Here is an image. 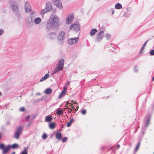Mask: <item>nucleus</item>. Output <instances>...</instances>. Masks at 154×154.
I'll use <instances>...</instances> for the list:
<instances>
[{"label": "nucleus", "instance_id": "1", "mask_svg": "<svg viewBox=\"0 0 154 154\" xmlns=\"http://www.w3.org/2000/svg\"><path fill=\"white\" fill-rule=\"evenodd\" d=\"M49 21L51 22L52 27L54 29H56L58 28L59 26V21L58 17L56 15H52L49 19Z\"/></svg>", "mask_w": 154, "mask_h": 154}, {"label": "nucleus", "instance_id": "2", "mask_svg": "<svg viewBox=\"0 0 154 154\" xmlns=\"http://www.w3.org/2000/svg\"><path fill=\"white\" fill-rule=\"evenodd\" d=\"M10 6L12 11L18 17L20 16L17 3L15 1H11L10 3Z\"/></svg>", "mask_w": 154, "mask_h": 154}, {"label": "nucleus", "instance_id": "3", "mask_svg": "<svg viewBox=\"0 0 154 154\" xmlns=\"http://www.w3.org/2000/svg\"><path fill=\"white\" fill-rule=\"evenodd\" d=\"M65 32L63 31L59 32L57 37V41L60 44H62L63 42V40L65 38Z\"/></svg>", "mask_w": 154, "mask_h": 154}, {"label": "nucleus", "instance_id": "4", "mask_svg": "<svg viewBox=\"0 0 154 154\" xmlns=\"http://www.w3.org/2000/svg\"><path fill=\"white\" fill-rule=\"evenodd\" d=\"M0 149L2 150V154H6L10 150V147L9 145L5 146L4 144L1 143L0 144Z\"/></svg>", "mask_w": 154, "mask_h": 154}, {"label": "nucleus", "instance_id": "5", "mask_svg": "<svg viewBox=\"0 0 154 154\" xmlns=\"http://www.w3.org/2000/svg\"><path fill=\"white\" fill-rule=\"evenodd\" d=\"M23 130V127L20 126L16 129L14 134V137L16 139H18L20 136V134Z\"/></svg>", "mask_w": 154, "mask_h": 154}, {"label": "nucleus", "instance_id": "6", "mask_svg": "<svg viewBox=\"0 0 154 154\" xmlns=\"http://www.w3.org/2000/svg\"><path fill=\"white\" fill-rule=\"evenodd\" d=\"M70 29L72 30L78 32L80 30V26L78 23L71 24Z\"/></svg>", "mask_w": 154, "mask_h": 154}, {"label": "nucleus", "instance_id": "7", "mask_svg": "<svg viewBox=\"0 0 154 154\" xmlns=\"http://www.w3.org/2000/svg\"><path fill=\"white\" fill-rule=\"evenodd\" d=\"M79 38L77 37L72 38L69 39L68 41V44L70 45H72L77 43L79 40Z\"/></svg>", "mask_w": 154, "mask_h": 154}, {"label": "nucleus", "instance_id": "8", "mask_svg": "<svg viewBox=\"0 0 154 154\" xmlns=\"http://www.w3.org/2000/svg\"><path fill=\"white\" fill-rule=\"evenodd\" d=\"M57 37V33L55 32H50L48 33L46 35L47 38L51 40L55 39Z\"/></svg>", "mask_w": 154, "mask_h": 154}, {"label": "nucleus", "instance_id": "9", "mask_svg": "<svg viewBox=\"0 0 154 154\" xmlns=\"http://www.w3.org/2000/svg\"><path fill=\"white\" fill-rule=\"evenodd\" d=\"M74 18V15L72 14H69L66 17V24H69L73 21Z\"/></svg>", "mask_w": 154, "mask_h": 154}, {"label": "nucleus", "instance_id": "10", "mask_svg": "<svg viewBox=\"0 0 154 154\" xmlns=\"http://www.w3.org/2000/svg\"><path fill=\"white\" fill-rule=\"evenodd\" d=\"M25 11L28 13H30L32 11V8L29 3L26 1L25 3Z\"/></svg>", "mask_w": 154, "mask_h": 154}, {"label": "nucleus", "instance_id": "11", "mask_svg": "<svg viewBox=\"0 0 154 154\" xmlns=\"http://www.w3.org/2000/svg\"><path fill=\"white\" fill-rule=\"evenodd\" d=\"M54 4L60 9L63 8L61 1L59 0H52Z\"/></svg>", "mask_w": 154, "mask_h": 154}, {"label": "nucleus", "instance_id": "12", "mask_svg": "<svg viewBox=\"0 0 154 154\" xmlns=\"http://www.w3.org/2000/svg\"><path fill=\"white\" fill-rule=\"evenodd\" d=\"M104 33L103 31H101L98 34L97 38V40L98 42H100L103 37Z\"/></svg>", "mask_w": 154, "mask_h": 154}, {"label": "nucleus", "instance_id": "13", "mask_svg": "<svg viewBox=\"0 0 154 154\" xmlns=\"http://www.w3.org/2000/svg\"><path fill=\"white\" fill-rule=\"evenodd\" d=\"M150 119V116H149L147 119V121L145 125H143L142 127V130L143 131L144 129H145L149 125Z\"/></svg>", "mask_w": 154, "mask_h": 154}, {"label": "nucleus", "instance_id": "14", "mask_svg": "<svg viewBox=\"0 0 154 154\" xmlns=\"http://www.w3.org/2000/svg\"><path fill=\"white\" fill-rule=\"evenodd\" d=\"M33 19L30 18V17H28L27 18L26 21V25L29 27H32L33 23Z\"/></svg>", "mask_w": 154, "mask_h": 154}, {"label": "nucleus", "instance_id": "15", "mask_svg": "<svg viewBox=\"0 0 154 154\" xmlns=\"http://www.w3.org/2000/svg\"><path fill=\"white\" fill-rule=\"evenodd\" d=\"M52 26L51 23V21H49V20L48 21V22L46 24V31L47 32H48V31H49L52 28Z\"/></svg>", "mask_w": 154, "mask_h": 154}, {"label": "nucleus", "instance_id": "16", "mask_svg": "<svg viewBox=\"0 0 154 154\" xmlns=\"http://www.w3.org/2000/svg\"><path fill=\"white\" fill-rule=\"evenodd\" d=\"M64 60L63 59H60L58 64L57 66L63 69L64 66Z\"/></svg>", "mask_w": 154, "mask_h": 154}, {"label": "nucleus", "instance_id": "17", "mask_svg": "<svg viewBox=\"0 0 154 154\" xmlns=\"http://www.w3.org/2000/svg\"><path fill=\"white\" fill-rule=\"evenodd\" d=\"M52 3L51 2H48L46 3V7L45 8L48 12L50 11L52 9Z\"/></svg>", "mask_w": 154, "mask_h": 154}, {"label": "nucleus", "instance_id": "18", "mask_svg": "<svg viewBox=\"0 0 154 154\" xmlns=\"http://www.w3.org/2000/svg\"><path fill=\"white\" fill-rule=\"evenodd\" d=\"M42 21L41 19L39 17H37L34 19V23L36 24H39Z\"/></svg>", "mask_w": 154, "mask_h": 154}, {"label": "nucleus", "instance_id": "19", "mask_svg": "<svg viewBox=\"0 0 154 154\" xmlns=\"http://www.w3.org/2000/svg\"><path fill=\"white\" fill-rule=\"evenodd\" d=\"M48 11L45 8L41 10L40 12V14L42 17H44V15L47 13Z\"/></svg>", "mask_w": 154, "mask_h": 154}, {"label": "nucleus", "instance_id": "20", "mask_svg": "<svg viewBox=\"0 0 154 154\" xmlns=\"http://www.w3.org/2000/svg\"><path fill=\"white\" fill-rule=\"evenodd\" d=\"M66 88H64L63 90L62 91L61 93L60 94L59 96V98L60 99L64 96L66 93Z\"/></svg>", "mask_w": 154, "mask_h": 154}, {"label": "nucleus", "instance_id": "21", "mask_svg": "<svg viewBox=\"0 0 154 154\" xmlns=\"http://www.w3.org/2000/svg\"><path fill=\"white\" fill-rule=\"evenodd\" d=\"M56 138L58 140H61L62 138V136L60 132H57L56 133Z\"/></svg>", "mask_w": 154, "mask_h": 154}, {"label": "nucleus", "instance_id": "22", "mask_svg": "<svg viewBox=\"0 0 154 154\" xmlns=\"http://www.w3.org/2000/svg\"><path fill=\"white\" fill-rule=\"evenodd\" d=\"M52 119L53 118L51 116H48L46 117L45 119V121L49 122H51Z\"/></svg>", "mask_w": 154, "mask_h": 154}, {"label": "nucleus", "instance_id": "23", "mask_svg": "<svg viewBox=\"0 0 154 154\" xmlns=\"http://www.w3.org/2000/svg\"><path fill=\"white\" fill-rule=\"evenodd\" d=\"M63 69L60 67H58V66H57L56 68H55L54 72H53L52 74H55L58 72L62 70Z\"/></svg>", "mask_w": 154, "mask_h": 154}, {"label": "nucleus", "instance_id": "24", "mask_svg": "<svg viewBox=\"0 0 154 154\" xmlns=\"http://www.w3.org/2000/svg\"><path fill=\"white\" fill-rule=\"evenodd\" d=\"M28 147H25L23 151L20 154H28Z\"/></svg>", "mask_w": 154, "mask_h": 154}, {"label": "nucleus", "instance_id": "25", "mask_svg": "<svg viewBox=\"0 0 154 154\" xmlns=\"http://www.w3.org/2000/svg\"><path fill=\"white\" fill-rule=\"evenodd\" d=\"M9 145L10 146V149L11 148H12L13 149H17V148H18L19 147V145L17 143H14L11 145Z\"/></svg>", "mask_w": 154, "mask_h": 154}, {"label": "nucleus", "instance_id": "26", "mask_svg": "<svg viewBox=\"0 0 154 154\" xmlns=\"http://www.w3.org/2000/svg\"><path fill=\"white\" fill-rule=\"evenodd\" d=\"M115 7L116 9H120L122 8V6L121 4L118 3L115 5Z\"/></svg>", "mask_w": 154, "mask_h": 154}, {"label": "nucleus", "instance_id": "27", "mask_svg": "<svg viewBox=\"0 0 154 154\" xmlns=\"http://www.w3.org/2000/svg\"><path fill=\"white\" fill-rule=\"evenodd\" d=\"M97 30L96 29H92L91 31L90 34L91 36L94 35L97 32Z\"/></svg>", "mask_w": 154, "mask_h": 154}, {"label": "nucleus", "instance_id": "28", "mask_svg": "<svg viewBox=\"0 0 154 154\" xmlns=\"http://www.w3.org/2000/svg\"><path fill=\"white\" fill-rule=\"evenodd\" d=\"M52 92V90L51 89L48 88L45 90V93L46 94H51Z\"/></svg>", "mask_w": 154, "mask_h": 154}, {"label": "nucleus", "instance_id": "29", "mask_svg": "<svg viewBox=\"0 0 154 154\" xmlns=\"http://www.w3.org/2000/svg\"><path fill=\"white\" fill-rule=\"evenodd\" d=\"M49 126L50 128L51 129H53L55 127V125L54 122H52L49 124Z\"/></svg>", "mask_w": 154, "mask_h": 154}, {"label": "nucleus", "instance_id": "30", "mask_svg": "<svg viewBox=\"0 0 154 154\" xmlns=\"http://www.w3.org/2000/svg\"><path fill=\"white\" fill-rule=\"evenodd\" d=\"M148 40H147L146 42H145L143 44V45L142 47V48L140 50V53H141V51L145 47H146V45L147 44V42H148Z\"/></svg>", "mask_w": 154, "mask_h": 154}, {"label": "nucleus", "instance_id": "31", "mask_svg": "<svg viewBox=\"0 0 154 154\" xmlns=\"http://www.w3.org/2000/svg\"><path fill=\"white\" fill-rule=\"evenodd\" d=\"M73 119H71V120H70V121H69V122L67 123V127H70V126H71V124H72V122H73Z\"/></svg>", "mask_w": 154, "mask_h": 154}, {"label": "nucleus", "instance_id": "32", "mask_svg": "<svg viewBox=\"0 0 154 154\" xmlns=\"http://www.w3.org/2000/svg\"><path fill=\"white\" fill-rule=\"evenodd\" d=\"M105 37L108 40L110 38L111 35L107 33L106 34Z\"/></svg>", "mask_w": 154, "mask_h": 154}, {"label": "nucleus", "instance_id": "33", "mask_svg": "<svg viewBox=\"0 0 154 154\" xmlns=\"http://www.w3.org/2000/svg\"><path fill=\"white\" fill-rule=\"evenodd\" d=\"M35 12H32L31 13V14H30L29 16V17H30V18H32V19H33V15L35 14Z\"/></svg>", "mask_w": 154, "mask_h": 154}, {"label": "nucleus", "instance_id": "34", "mask_svg": "<svg viewBox=\"0 0 154 154\" xmlns=\"http://www.w3.org/2000/svg\"><path fill=\"white\" fill-rule=\"evenodd\" d=\"M138 67L137 66H135L134 68V71L137 72L138 71Z\"/></svg>", "mask_w": 154, "mask_h": 154}, {"label": "nucleus", "instance_id": "35", "mask_svg": "<svg viewBox=\"0 0 154 154\" xmlns=\"http://www.w3.org/2000/svg\"><path fill=\"white\" fill-rule=\"evenodd\" d=\"M42 138L43 139H45L47 138V135L45 133H44L42 136Z\"/></svg>", "mask_w": 154, "mask_h": 154}, {"label": "nucleus", "instance_id": "36", "mask_svg": "<svg viewBox=\"0 0 154 154\" xmlns=\"http://www.w3.org/2000/svg\"><path fill=\"white\" fill-rule=\"evenodd\" d=\"M140 142H139L138 143L137 146H136V147L135 148V151H136L138 150V149L140 146Z\"/></svg>", "mask_w": 154, "mask_h": 154}, {"label": "nucleus", "instance_id": "37", "mask_svg": "<svg viewBox=\"0 0 154 154\" xmlns=\"http://www.w3.org/2000/svg\"><path fill=\"white\" fill-rule=\"evenodd\" d=\"M49 74L48 73H46L45 75V76L43 77L44 78V79H45H45H47V78H48L49 77Z\"/></svg>", "mask_w": 154, "mask_h": 154}, {"label": "nucleus", "instance_id": "38", "mask_svg": "<svg viewBox=\"0 0 154 154\" xmlns=\"http://www.w3.org/2000/svg\"><path fill=\"white\" fill-rule=\"evenodd\" d=\"M63 113V112L62 110L59 109L57 112V113L58 115H60Z\"/></svg>", "mask_w": 154, "mask_h": 154}, {"label": "nucleus", "instance_id": "39", "mask_svg": "<svg viewBox=\"0 0 154 154\" xmlns=\"http://www.w3.org/2000/svg\"><path fill=\"white\" fill-rule=\"evenodd\" d=\"M67 138L66 137H65L62 139V141L64 143L67 140Z\"/></svg>", "mask_w": 154, "mask_h": 154}, {"label": "nucleus", "instance_id": "40", "mask_svg": "<svg viewBox=\"0 0 154 154\" xmlns=\"http://www.w3.org/2000/svg\"><path fill=\"white\" fill-rule=\"evenodd\" d=\"M149 54L151 56L154 55V50H152L149 52Z\"/></svg>", "mask_w": 154, "mask_h": 154}, {"label": "nucleus", "instance_id": "41", "mask_svg": "<svg viewBox=\"0 0 154 154\" xmlns=\"http://www.w3.org/2000/svg\"><path fill=\"white\" fill-rule=\"evenodd\" d=\"M81 113L83 115H85L86 113V110L85 109H83L81 111Z\"/></svg>", "mask_w": 154, "mask_h": 154}, {"label": "nucleus", "instance_id": "42", "mask_svg": "<svg viewBox=\"0 0 154 154\" xmlns=\"http://www.w3.org/2000/svg\"><path fill=\"white\" fill-rule=\"evenodd\" d=\"M66 109H68L67 112L68 113H70L72 111V109L70 108H67Z\"/></svg>", "mask_w": 154, "mask_h": 154}, {"label": "nucleus", "instance_id": "43", "mask_svg": "<svg viewBox=\"0 0 154 154\" xmlns=\"http://www.w3.org/2000/svg\"><path fill=\"white\" fill-rule=\"evenodd\" d=\"M4 32V30L3 29H0V35H2Z\"/></svg>", "mask_w": 154, "mask_h": 154}, {"label": "nucleus", "instance_id": "44", "mask_svg": "<svg viewBox=\"0 0 154 154\" xmlns=\"http://www.w3.org/2000/svg\"><path fill=\"white\" fill-rule=\"evenodd\" d=\"M25 109V108L24 107H22L20 109V110L21 111H23Z\"/></svg>", "mask_w": 154, "mask_h": 154}, {"label": "nucleus", "instance_id": "45", "mask_svg": "<svg viewBox=\"0 0 154 154\" xmlns=\"http://www.w3.org/2000/svg\"><path fill=\"white\" fill-rule=\"evenodd\" d=\"M71 107H72V109H72V110H74L75 109V107H74L72 105V104H71Z\"/></svg>", "mask_w": 154, "mask_h": 154}, {"label": "nucleus", "instance_id": "46", "mask_svg": "<svg viewBox=\"0 0 154 154\" xmlns=\"http://www.w3.org/2000/svg\"><path fill=\"white\" fill-rule=\"evenodd\" d=\"M45 79H44V78L43 77H42V78L40 80V81L42 82H43V81L45 80Z\"/></svg>", "mask_w": 154, "mask_h": 154}, {"label": "nucleus", "instance_id": "47", "mask_svg": "<svg viewBox=\"0 0 154 154\" xmlns=\"http://www.w3.org/2000/svg\"><path fill=\"white\" fill-rule=\"evenodd\" d=\"M112 14L113 15L114 13V11L113 9H111Z\"/></svg>", "mask_w": 154, "mask_h": 154}, {"label": "nucleus", "instance_id": "48", "mask_svg": "<svg viewBox=\"0 0 154 154\" xmlns=\"http://www.w3.org/2000/svg\"><path fill=\"white\" fill-rule=\"evenodd\" d=\"M29 118H30V116H26V120H27V119H29Z\"/></svg>", "mask_w": 154, "mask_h": 154}, {"label": "nucleus", "instance_id": "49", "mask_svg": "<svg viewBox=\"0 0 154 154\" xmlns=\"http://www.w3.org/2000/svg\"><path fill=\"white\" fill-rule=\"evenodd\" d=\"M120 147V145L119 144H117V145H116V147H117V148H119Z\"/></svg>", "mask_w": 154, "mask_h": 154}, {"label": "nucleus", "instance_id": "50", "mask_svg": "<svg viewBox=\"0 0 154 154\" xmlns=\"http://www.w3.org/2000/svg\"><path fill=\"white\" fill-rule=\"evenodd\" d=\"M36 94L38 95H41V94L39 92L37 93Z\"/></svg>", "mask_w": 154, "mask_h": 154}, {"label": "nucleus", "instance_id": "51", "mask_svg": "<svg viewBox=\"0 0 154 154\" xmlns=\"http://www.w3.org/2000/svg\"><path fill=\"white\" fill-rule=\"evenodd\" d=\"M73 101H74L73 100H72L71 101L72 103H73V104H76L77 103L76 102H74V103H73Z\"/></svg>", "mask_w": 154, "mask_h": 154}, {"label": "nucleus", "instance_id": "52", "mask_svg": "<svg viewBox=\"0 0 154 154\" xmlns=\"http://www.w3.org/2000/svg\"><path fill=\"white\" fill-rule=\"evenodd\" d=\"M11 154H15V152H12Z\"/></svg>", "mask_w": 154, "mask_h": 154}, {"label": "nucleus", "instance_id": "53", "mask_svg": "<svg viewBox=\"0 0 154 154\" xmlns=\"http://www.w3.org/2000/svg\"><path fill=\"white\" fill-rule=\"evenodd\" d=\"M152 80L153 81H154V77H152Z\"/></svg>", "mask_w": 154, "mask_h": 154}, {"label": "nucleus", "instance_id": "54", "mask_svg": "<svg viewBox=\"0 0 154 154\" xmlns=\"http://www.w3.org/2000/svg\"><path fill=\"white\" fill-rule=\"evenodd\" d=\"M2 93H1V92L0 91V97L1 96V95H2Z\"/></svg>", "mask_w": 154, "mask_h": 154}, {"label": "nucleus", "instance_id": "55", "mask_svg": "<svg viewBox=\"0 0 154 154\" xmlns=\"http://www.w3.org/2000/svg\"><path fill=\"white\" fill-rule=\"evenodd\" d=\"M124 15L125 16V17H126V14H124Z\"/></svg>", "mask_w": 154, "mask_h": 154}, {"label": "nucleus", "instance_id": "56", "mask_svg": "<svg viewBox=\"0 0 154 154\" xmlns=\"http://www.w3.org/2000/svg\"><path fill=\"white\" fill-rule=\"evenodd\" d=\"M85 79H84L83 81H82L81 82H83L85 81Z\"/></svg>", "mask_w": 154, "mask_h": 154}, {"label": "nucleus", "instance_id": "57", "mask_svg": "<svg viewBox=\"0 0 154 154\" xmlns=\"http://www.w3.org/2000/svg\"><path fill=\"white\" fill-rule=\"evenodd\" d=\"M75 110L76 111H77L76 109H75Z\"/></svg>", "mask_w": 154, "mask_h": 154}, {"label": "nucleus", "instance_id": "58", "mask_svg": "<svg viewBox=\"0 0 154 154\" xmlns=\"http://www.w3.org/2000/svg\"><path fill=\"white\" fill-rule=\"evenodd\" d=\"M67 83H68V84H69V82H68Z\"/></svg>", "mask_w": 154, "mask_h": 154}, {"label": "nucleus", "instance_id": "59", "mask_svg": "<svg viewBox=\"0 0 154 154\" xmlns=\"http://www.w3.org/2000/svg\"><path fill=\"white\" fill-rule=\"evenodd\" d=\"M78 107H78V106H77V108H76V109H77V108H78Z\"/></svg>", "mask_w": 154, "mask_h": 154}]
</instances>
